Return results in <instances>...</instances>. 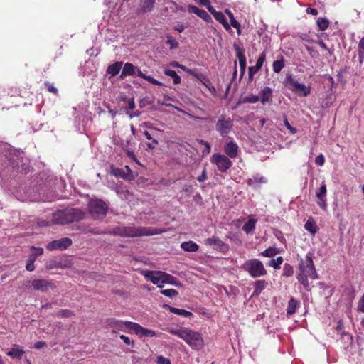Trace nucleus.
<instances>
[{"label": "nucleus", "instance_id": "17", "mask_svg": "<svg viewBox=\"0 0 364 364\" xmlns=\"http://www.w3.org/2000/svg\"><path fill=\"white\" fill-rule=\"evenodd\" d=\"M132 331L140 337H153L156 336V332L154 331L145 328L140 324L134 322L132 325Z\"/></svg>", "mask_w": 364, "mask_h": 364}, {"label": "nucleus", "instance_id": "42", "mask_svg": "<svg viewBox=\"0 0 364 364\" xmlns=\"http://www.w3.org/2000/svg\"><path fill=\"white\" fill-rule=\"evenodd\" d=\"M293 274H294L293 267L288 263H285L284 265V268H283V274L282 275L284 277H289L292 276Z\"/></svg>", "mask_w": 364, "mask_h": 364}, {"label": "nucleus", "instance_id": "28", "mask_svg": "<svg viewBox=\"0 0 364 364\" xmlns=\"http://www.w3.org/2000/svg\"><path fill=\"white\" fill-rule=\"evenodd\" d=\"M154 4L155 0H141L139 10L144 13L151 11L154 6Z\"/></svg>", "mask_w": 364, "mask_h": 364}, {"label": "nucleus", "instance_id": "45", "mask_svg": "<svg viewBox=\"0 0 364 364\" xmlns=\"http://www.w3.org/2000/svg\"><path fill=\"white\" fill-rule=\"evenodd\" d=\"M257 221V218H256V215H251L242 228H255Z\"/></svg>", "mask_w": 364, "mask_h": 364}, {"label": "nucleus", "instance_id": "41", "mask_svg": "<svg viewBox=\"0 0 364 364\" xmlns=\"http://www.w3.org/2000/svg\"><path fill=\"white\" fill-rule=\"evenodd\" d=\"M318 285L321 288H323V295L326 296V298H329L332 296L333 292L332 288H330L329 286L326 285L324 282H320Z\"/></svg>", "mask_w": 364, "mask_h": 364}, {"label": "nucleus", "instance_id": "11", "mask_svg": "<svg viewBox=\"0 0 364 364\" xmlns=\"http://www.w3.org/2000/svg\"><path fill=\"white\" fill-rule=\"evenodd\" d=\"M73 243V241L69 237H63L59 240H55L49 242L46 245V249L53 251V250H67Z\"/></svg>", "mask_w": 364, "mask_h": 364}, {"label": "nucleus", "instance_id": "36", "mask_svg": "<svg viewBox=\"0 0 364 364\" xmlns=\"http://www.w3.org/2000/svg\"><path fill=\"white\" fill-rule=\"evenodd\" d=\"M166 38L167 40L166 41V44L169 46L170 50H173L178 48L179 43L175 38H173L171 35H167Z\"/></svg>", "mask_w": 364, "mask_h": 364}, {"label": "nucleus", "instance_id": "64", "mask_svg": "<svg viewBox=\"0 0 364 364\" xmlns=\"http://www.w3.org/2000/svg\"><path fill=\"white\" fill-rule=\"evenodd\" d=\"M358 310L362 312H364V294H363V296H362L361 299L359 301Z\"/></svg>", "mask_w": 364, "mask_h": 364}, {"label": "nucleus", "instance_id": "15", "mask_svg": "<svg viewBox=\"0 0 364 364\" xmlns=\"http://www.w3.org/2000/svg\"><path fill=\"white\" fill-rule=\"evenodd\" d=\"M31 285L33 289L36 291H41L42 292L46 291L49 288H55V286L53 282L44 279H33L32 281Z\"/></svg>", "mask_w": 364, "mask_h": 364}, {"label": "nucleus", "instance_id": "29", "mask_svg": "<svg viewBox=\"0 0 364 364\" xmlns=\"http://www.w3.org/2000/svg\"><path fill=\"white\" fill-rule=\"evenodd\" d=\"M285 66V60L283 55H279L277 60L273 62L272 69L276 73H279Z\"/></svg>", "mask_w": 364, "mask_h": 364}, {"label": "nucleus", "instance_id": "1", "mask_svg": "<svg viewBox=\"0 0 364 364\" xmlns=\"http://www.w3.org/2000/svg\"><path fill=\"white\" fill-rule=\"evenodd\" d=\"M85 213L79 208H67L56 211L52 215L51 223L47 220L38 222V228H46L53 225H64L84 219Z\"/></svg>", "mask_w": 364, "mask_h": 364}, {"label": "nucleus", "instance_id": "44", "mask_svg": "<svg viewBox=\"0 0 364 364\" xmlns=\"http://www.w3.org/2000/svg\"><path fill=\"white\" fill-rule=\"evenodd\" d=\"M186 329V328H181L179 329L168 328V331L170 333L173 334V335H177L181 338H184V336H185L183 334L185 333Z\"/></svg>", "mask_w": 364, "mask_h": 364}, {"label": "nucleus", "instance_id": "23", "mask_svg": "<svg viewBox=\"0 0 364 364\" xmlns=\"http://www.w3.org/2000/svg\"><path fill=\"white\" fill-rule=\"evenodd\" d=\"M299 270L300 272L297 275V279L305 288H308L309 282L307 279V275L304 274L305 265L303 260H301V263L299 264Z\"/></svg>", "mask_w": 364, "mask_h": 364}, {"label": "nucleus", "instance_id": "19", "mask_svg": "<svg viewBox=\"0 0 364 364\" xmlns=\"http://www.w3.org/2000/svg\"><path fill=\"white\" fill-rule=\"evenodd\" d=\"M234 49L239 60L241 75H242L245 73L246 68V57L245 55V50L237 44H234Z\"/></svg>", "mask_w": 364, "mask_h": 364}, {"label": "nucleus", "instance_id": "13", "mask_svg": "<svg viewBox=\"0 0 364 364\" xmlns=\"http://www.w3.org/2000/svg\"><path fill=\"white\" fill-rule=\"evenodd\" d=\"M106 323L109 327L114 328L122 331H125L126 330L132 331V325L134 323V322L132 321H123L114 318H108Z\"/></svg>", "mask_w": 364, "mask_h": 364}, {"label": "nucleus", "instance_id": "53", "mask_svg": "<svg viewBox=\"0 0 364 364\" xmlns=\"http://www.w3.org/2000/svg\"><path fill=\"white\" fill-rule=\"evenodd\" d=\"M315 163L318 166H323L325 163V158L322 154L318 155L315 159Z\"/></svg>", "mask_w": 364, "mask_h": 364}, {"label": "nucleus", "instance_id": "59", "mask_svg": "<svg viewBox=\"0 0 364 364\" xmlns=\"http://www.w3.org/2000/svg\"><path fill=\"white\" fill-rule=\"evenodd\" d=\"M167 360H168V358H166L162 355H159L156 357V363L157 364H166Z\"/></svg>", "mask_w": 364, "mask_h": 364}, {"label": "nucleus", "instance_id": "31", "mask_svg": "<svg viewBox=\"0 0 364 364\" xmlns=\"http://www.w3.org/2000/svg\"><path fill=\"white\" fill-rule=\"evenodd\" d=\"M267 182V179L265 177L259 174H255L248 179L247 185L250 186H254L257 183H266Z\"/></svg>", "mask_w": 364, "mask_h": 364}, {"label": "nucleus", "instance_id": "12", "mask_svg": "<svg viewBox=\"0 0 364 364\" xmlns=\"http://www.w3.org/2000/svg\"><path fill=\"white\" fill-rule=\"evenodd\" d=\"M163 271H152L146 270L143 271V275L148 281L151 282L154 284L156 285L158 288L162 289L163 285Z\"/></svg>", "mask_w": 364, "mask_h": 364}, {"label": "nucleus", "instance_id": "50", "mask_svg": "<svg viewBox=\"0 0 364 364\" xmlns=\"http://www.w3.org/2000/svg\"><path fill=\"white\" fill-rule=\"evenodd\" d=\"M31 250L32 251V253H33V255L37 257L43 254V249L42 247H36L35 246H31Z\"/></svg>", "mask_w": 364, "mask_h": 364}, {"label": "nucleus", "instance_id": "10", "mask_svg": "<svg viewBox=\"0 0 364 364\" xmlns=\"http://www.w3.org/2000/svg\"><path fill=\"white\" fill-rule=\"evenodd\" d=\"M233 126V121L231 118L222 117L215 123V130L220 136L225 137L228 135Z\"/></svg>", "mask_w": 364, "mask_h": 364}, {"label": "nucleus", "instance_id": "58", "mask_svg": "<svg viewBox=\"0 0 364 364\" xmlns=\"http://www.w3.org/2000/svg\"><path fill=\"white\" fill-rule=\"evenodd\" d=\"M26 269L28 272L33 271L35 269L34 262H31V261L27 260L26 265Z\"/></svg>", "mask_w": 364, "mask_h": 364}, {"label": "nucleus", "instance_id": "62", "mask_svg": "<svg viewBox=\"0 0 364 364\" xmlns=\"http://www.w3.org/2000/svg\"><path fill=\"white\" fill-rule=\"evenodd\" d=\"M307 273L309 274V276L312 278V279H317L318 278V275H317V273H316V269L314 268V269H311V270H306Z\"/></svg>", "mask_w": 364, "mask_h": 364}, {"label": "nucleus", "instance_id": "9", "mask_svg": "<svg viewBox=\"0 0 364 364\" xmlns=\"http://www.w3.org/2000/svg\"><path fill=\"white\" fill-rule=\"evenodd\" d=\"M210 161L215 164L218 170L223 173L226 172L232 166V162L229 157L220 154H214L210 158Z\"/></svg>", "mask_w": 364, "mask_h": 364}, {"label": "nucleus", "instance_id": "48", "mask_svg": "<svg viewBox=\"0 0 364 364\" xmlns=\"http://www.w3.org/2000/svg\"><path fill=\"white\" fill-rule=\"evenodd\" d=\"M44 86L46 87V89L48 90V91L49 92H51L55 95H58V91L57 88L54 87V85L53 84L50 83L49 82H45Z\"/></svg>", "mask_w": 364, "mask_h": 364}, {"label": "nucleus", "instance_id": "46", "mask_svg": "<svg viewBox=\"0 0 364 364\" xmlns=\"http://www.w3.org/2000/svg\"><path fill=\"white\" fill-rule=\"evenodd\" d=\"M58 316H61L63 318H69L74 315V313L73 311L69 309H62L60 311L58 312L56 314Z\"/></svg>", "mask_w": 364, "mask_h": 364}, {"label": "nucleus", "instance_id": "60", "mask_svg": "<svg viewBox=\"0 0 364 364\" xmlns=\"http://www.w3.org/2000/svg\"><path fill=\"white\" fill-rule=\"evenodd\" d=\"M159 144V141L157 139H154L151 140V142H149L146 144L147 147L149 149H155L156 146Z\"/></svg>", "mask_w": 364, "mask_h": 364}, {"label": "nucleus", "instance_id": "43", "mask_svg": "<svg viewBox=\"0 0 364 364\" xmlns=\"http://www.w3.org/2000/svg\"><path fill=\"white\" fill-rule=\"evenodd\" d=\"M160 293L161 294H163L166 296L170 297V298L176 296L178 294V292L173 289H163V290L160 291Z\"/></svg>", "mask_w": 364, "mask_h": 364}, {"label": "nucleus", "instance_id": "2", "mask_svg": "<svg viewBox=\"0 0 364 364\" xmlns=\"http://www.w3.org/2000/svg\"><path fill=\"white\" fill-rule=\"evenodd\" d=\"M97 229H89L92 234H105L119 235L121 237H139L154 235L164 232L167 229H113L112 231H98Z\"/></svg>", "mask_w": 364, "mask_h": 364}, {"label": "nucleus", "instance_id": "27", "mask_svg": "<svg viewBox=\"0 0 364 364\" xmlns=\"http://www.w3.org/2000/svg\"><path fill=\"white\" fill-rule=\"evenodd\" d=\"M181 248L185 252H197L199 246L194 242L189 240L181 244Z\"/></svg>", "mask_w": 364, "mask_h": 364}, {"label": "nucleus", "instance_id": "21", "mask_svg": "<svg viewBox=\"0 0 364 364\" xmlns=\"http://www.w3.org/2000/svg\"><path fill=\"white\" fill-rule=\"evenodd\" d=\"M163 276V285L164 284H168L171 285H174L177 287H183V284L175 277L172 276L171 274H169L165 272H163V274H161Z\"/></svg>", "mask_w": 364, "mask_h": 364}, {"label": "nucleus", "instance_id": "22", "mask_svg": "<svg viewBox=\"0 0 364 364\" xmlns=\"http://www.w3.org/2000/svg\"><path fill=\"white\" fill-rule=\"evenodd\" d=\"M162 308L164 309H168L171 313L179 315V316H183L184 317L188 318V317H191L193 316L192 312H191L189 311L173 307L167 304H164L162 305Z\"/></svg>", "mask_w": 364, "mask_h": 364}, {"label": "nucleus", "instance_id": "38", "mask_svg": "<svg viewBox=\"0 0 364 364\" xmlns=\"http://www.w3.org/2000/svg\"><path fill=\"white\" fill-rule=\"evenodd\" d=\"M306 265L305 266V271L314 269L315 268L313 262V253H307V255H306Z\"/></svg>", "mask_w": 364, "mask_h": 364}, {"label": "nucleus", "instance_id": "25", "mask_svg": "<svg viewBox=\"0 0 364 364\" xmlns=\"http://www.w3.org/2000/svg\"><path fill=\"white\" fill-rule=\"evenodd\" d=\"M122 65L123 63L122 61L115 62L107 67V73L110 75V77H114L119 73Z\"/></svg>", "mask_w": 364, "mask_h": 364}, {"label": "nucleus", "instance_id": "26", "mask_svg": "<svg viewBox=\"0 0 364 364\" xmlns=\"http://www.w3.org/2000/svg\"><path fill=\"white\" fill-rule=\"evenodd\" d=\"M214 18L223 26L227 31H232L230 25L228 23L226 17L222 12L218 11V13H215Z\"/></svg>", "mask_w": 364, "mask_h": 364}, {"label": "nucleus", "instance_id": "7", "mask_svg": "<svg viewBox=\"0 0 364 364\" xmlns=\"http://www.w3.org/2000/svg\"><path fill=\"white\" fill-rule=\"evenodd\" d=\"M204 244L213 250L220 252L224 255H225L230 250L229 245L215 235L206 238L204 240Z\"/></svg>", "mask_w": 364, "mask_h": 364}, {"label": "nucleus", "instance_id": "8", "mask_svg": "<svg viewBox=\"0 0 364 364\" xmlns=\"http://www.w3.org/2000/svg\"><path fill=\"white\" fill-rule=\"evenodd\" d=\"M185 336L182 338L192 348L198 349L203 345V341L201 334L198 332L193 331L186 328L183 334Z\"/></svg>", "mask_w": 364, "mask_h": 364}, {"label": "nucleus", "instance_id": "34", "mask_svg": "<svg viewBox=\"0 0 364 364\" xmlns=\"http://www.w3.org/2000/svg\"><path fill=\"white\" fill-rule=\"evenodd\" d=\"M25 351L23 349L13 348L6 354L12 358L21 359Z\"/></svg>", "mask_w": 364, "mask_h": 364}, {"label": "nucleus", "instance_id": "4", "mask_svg": "<svg viewBox=\"0 0 364 364\" xmlns=\"http://www.w3.org/2000/svg\"><path fill=\"white\" fill-rule=\"evenodd\" d=\"M88 210L94 219H102L107 213L108 206L101 199H91L88 203Z\"/></svg>", "mask_w": 364, "mask_h": 364}, {"label": "nucleus", "instance_id": "5", "mask_svg": "<svg viewBox=\"0 0 364 364\" xmlns=\"http://www.w3.org/2000/svg\"><path fill=\"white\" fill-rule=\"evenodd\" d=\"M243 269L253 278L259 277L267 274V270L265 269L262 262L256 259L247 261L243 265Z\"/></svg>", "mask_w": 364, "mask_h": 364}, {"label": "nucleus", "instance_id": "24", "mask_svg": "<svg viewBox=\"0 0 364 364\" xmlns=\"http://www.w3.org/2000/svg\"><path fill=\"white\" fill-rule=\"evenodd\" d=\"M259 95L262 104L265 105L267 102L272 100V90L269 87H265L260 90Z\"/></svg>", "mask_w": 364, "mask_h": 364}, {"label": "nucleus", "instance_id": "56", "mask_svg": "<svg viewBox=\"0 0 364 364\" xmlns=\"http://www.w3.org/2000/svg\"><path fill=\"white\" fill-rule=\"evenodd\" d=\"M259 70V69H258V67H256L255 65L250 66L248 68L249 77L252 78L253 75Z\"/></svg>", "mask_w": 364, "mask_h": 364}, {"label": "nucleus", "instance_id": "14", "mask_svg": "<svg viewBox=\"0 0 364 364\" xmlns=\"http://www.w3.org/2000/svg\"><path fill=\"white\" fill-rule=\"evenodd\" d=\"M187 73L194 76L199 81H200L201 83L209 90L212 95H215L216 94L217 91L215 87L213 85H212L209 78H208L205 75L197 72L195 70H188Z\"/></svg>", "mask_w": 364, "mask_h": 364}, {"label": "nucleus", "instance_id": "18", "mask_svg": "<svg viewBox=\"0 0 364 364\" xmlns=\"http://www.w3.org/2000/svg\"><path fill=\"white\" fill-rule=\"evenodd\" d=\"M187 10L191 14H195L207 23L212 22L211 16L203 9H200L194 5H188Z\"/></svg>", "mask_w": 364, "mask_h": 364}, {"label": "nucleus", "instance_id": "20", "mask_svg": "<svg viewBox=\"0 0 364 364\" xmlns=\"http://www.w3.org/2000/svg\"><path fill=\"white\" fill-rule=\"evenodd\" d=\"M224 151L228 157L236 158L239 152V146L235 141H229L224 146Z\"/></svg>", "mask_w": 364, "mask_h": 364}, {"label": "nucleus", "instance_id": "37", "mask_svg": "<svg viewBox=\"0 0 364 364\" xmlns=\"http://www.w3.org/2000/svg\"><path fill=\"white\" fill-rule=\"evenodd\" d=\"M283 262V257L282 256L277 257L276 259H271L267 264L272 267L275 269H280V266Z\"/></svg>", "mask_w": 364, "mask_h": 364}, {"label": "nucleus", "instance_id": "39", "mask_svg": "<svg viewBox=\"0 0 364 364\" xmlns=\"http://www.w3.org/2000/svg\"><path fill=\"white\" fill-rule=\"evenodd\" d=\"M316 23L321 31H325L329 26V21L326 18H318Z\"/></svg>", "mask_w": 364, "mask_h": 364}, {"label": "nucleus", "instance_id": "49", "mask_svg": "<svg viewBox=\"0 0 364 364\" xmlns=\"http://www.w3.org/2000/svg\"><path fill=\"white\" fill-rule=\"evenodd\" d=\"M358 55L360 58L364 57V36L360 39L358 43Z\"/></svg>", "mask_w": 364, "mask_h": 364}, {"label": "nucleus", "instance_id": "33", "mask_svg": "<svg viewBox=\"0 0 364 364\" xmlns=\"http://www.w3.org/2000/svg\"><path fill=\"white\" fill-rule=\"evenodd\" d=\"M299 306V303L294 298L291 297L288 303L287 309V314L288 315H292L296 312L297 307Z\"/></svg>", "mask_w": 364, "mask_h": 364}, {"label": "nucleus", "instance_id": "3", "mask_svg": "<svg viewBox=\"0 0 364 364\" xmlns=\"http://www.w3.org/2000/svg\"><path fill=\"white\" fill-rule=\"evenodd\" d=\"M135 76L137 75L140 77L142 79H144L149 82L150 83L155 85H161L162 83L157 80L156 79L154 78L153 77L150 75H146V74L143 73L140 69H139L137 67L134 66L131 63H126L124 65V67L122 68V71L120 75L121 78H124L125 76Z\"/></svg>", "mask_w": 364, "mask_h": 364}, {"label": "nucleus", "instance_id": "51", "mask_svg": "<svg viewBox=\"0 0 364 364\" xmlns=\"http://www.w3.org/2000/svg\"><path fill=\"white\" fill-rule=\"evenodd\" d=\"M259 100V97L257 95H250L245 100V102L250 103H256Z\"/></svg>", "mask_w": 364, "mask_h": 364}, {"label": "nucleus", "instance_id": "47", "mask_svg": "<svg viewBox=\"0 0 364 364\" xmlns=\"http://www.w3.org/2000/svg\"><path fill=\"white\" fill-rule=\"evenodd\" d=\"M265 59H266V53L264 51H263L260 54L259 57L258 58V59L256 62L255 66L258 67V69L260 70L261 68L262 67L264 62L265 61Z\"/></svg>", "mask_w": 364, "mask_h": 364}, {"label": "nucleus", "instance_id": "61", "mask_svg": "<svg viewBox=\"0 0 364 364\" xmlns=\"http://www.w3.org/2000/svg\"><path fill=\"white\" fill-rule=\"evenodd\" d=\"M126 154L130 159L136 161V156L133 151L127 150Z\"/></svg>", "mask_w": 364, "mask_h": 364}, {"label": "nucleus", "instance_id": "40", "mask_svg": "<svg viewBox=\"0 0 364 364\" xmlns=\"http://www.w3.org/2000/svg\"><path fill=\"white\" fill-rule=\"evenodd\" d=\"M277 254V250L274 247H269L264 250L261 255L266 257H273Z\"/></svg>", "mask_w": 364, "mask_h": 364}, {"label": "nucleus", "instance_id": "30", "mask_svg": "<svg viewBox=\"0 0 364 364\" xmlns=\"http://www.w3.org/2000/svg\"><path fill=\"white\" fill-rule=\"evenodd\" d=\"M267 282L265 280H257L254 283L253 295L258 296L261 292L266 288Z\"/></svg>", "mask_w": 364, "mask_h": 364}, {"label": "nucleus", "instance_id": "35", "mask_svg": "<svg viewBox=\"0 0 364 364\" xmlns=\"http://www.w3.org/2000/svg\"><path fill=\"white\" fill-rule=\"evenodd\" d=\"M164 73L166 75L169 76L173 79L174 84L177 85L181 83V78L175 70L166 69L164 70Z\"/></svg>", "mask_w": 364, "mask_h": 364}, {"label": "nucleus", "instance_id": "54", "mask_svg": "<svg viewBox=\"0 0 364 364\" xmlns=\"http://www.w3.org/2000/svg\"><path fill=\"white\" fill-rule=\"evenodd\" d=\"M208 178V176H207V171H206V168H203V171H202V173L200 176H199L198 178H197V181L200 183H202L203 181H205V180H207Z\"/></svg>", "mask_w": 364, "mask_h": 364}, {"label": "nucleus", "instance_id": "52", "mask_svg": "<svg viewBox=\"0 0 364 364\" xmlns=\"http://www.w3.org/2000/svg\"><path fill=\"white\" fill-rule=\"evenodd\" d=\"M284 125L285 127H287V129L288 130H289V132L291 133V134H296L297 132V130L296 128H294V127H292L288 122L287 119L285 118L284 119Z\"/></svg>", "mask_w": 364, "mask_h": 364}, {"label": "nucleus", "instance_id": "55", "mask_svg": "<svg viewBox=\"0 0 364 364\" xmlns=\"http://www.w3.org/2000/svg\"><path fill=\"white\" fill-rule=\"evenodd\" d=\"M119 337L122 340H123L124 343H126L127 345L132 346V347L134 346V342L133 341H131L129 338V337H127L124 335H121Z\"/></svg>", "mask_w": 364, "mask_h": 364}, {"label": "nucleus", "instance_id": "63", "mask_svg": "<svg viewBox=\"0 0 364 364\" xmlns=\"http://www.w3.org/2000/svg\"><path fill=\"white\" fill-rule=\"evenodd\" d=\"M185 29L184 25L179 22L177 23V25L174 27V30L178 31L179 33H182Z\"/></svg>", "mask_w": 364, "mask_h": 364}, {"label": "nucleus", "instance_id": "57", "mask_svg": "<svg viewBox=\"0 0 364 364\" xmlns=\"http://www.w3.org/2000/svg\"><path fill=\"white\" fill-rule=\"evenodd\" d=\"M199 142H200V144H203V145H204V146H205V150L203 151V153H205V152H206V153H210V150H211V146H210V144L208 142H207V141H204V140H202V139H201V140H200V141H199Z\"/></svg>", "mask_w": 364, "mask_h": 364}, {"label": "nucleus", "instance_id": "6", "mask_svg": "<svg viewBox=\"0 0 364 364\" xmlns=\"http://www.w3.org/2000/svg\"><path fill=\"white\" fill-rule=\"evenodd\" d=\"M286 86L301 97H306L311 93L310 87L296 82L291 75L286 77Z\"/></svg>", "mask_w": 364, "mask_h": 364}, {"label": "nucleus", "instance_id": "16", "mask_svg": "<svg viewBox=\"0 0 364 364\" xmlns=\"http://www.w3.org/2000/svg\"><path fill=\"white\" fill-rule=\"evenodd\" d=\"M72 266V262L69 259L65 260H50L46 263V268L47 269H53L54 268L65 269L70 268Z\"/></svg>", "mask_w": 364, "mask_h": 364}, {"label": "nucleus", "instance_id": "32", "mask_svg": "<svg viewBox=\"0 0 364 364\" xmlns=\"http://www.w3.org/2000/svg\"><path fill=\"white\" fill-rule=\"evenodd\" d=\"M326 194V184L323 183L321 186L320 187V189L318 192H316V196L320 200L318 202V205L321 207H325L326 203H325V197Z\"/></svg>", "mask_w": 364, "mask_h": 364}]
</instances>
